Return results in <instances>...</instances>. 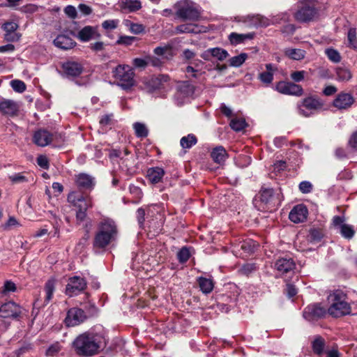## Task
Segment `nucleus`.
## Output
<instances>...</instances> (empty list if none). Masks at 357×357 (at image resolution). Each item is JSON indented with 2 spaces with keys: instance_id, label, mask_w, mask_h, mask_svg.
<instances>
[{
  "instance_id": "obj_31",
  "label": "nucleus",
  "mask_w": 357,
  "mask_h": 357,
  "mask_svg": "<svg viewBox=\"0 0 357 357\" xmlns=\"http://www.w3.org/2000/svg\"><path fill=\"white\" fill-rule=\"evenodd\" d=\"M165 174V170L162 167H151L147 170L146 177L151 183L156 184L162 181Z\"/></svg>"
},
{
  "instance_id": "obj_24",
  "label": "nucleus",
  "mask_w": 357,
  "mask_h": 357,
  "mask_svg": "<svg viewBox=\"0 0 357 357\" xmlns=\"http://www.w3.org/2000/svg\"><path fill=\"white\" fill-rule=\"evenodd\" d=\"M354 102V98L350 93H340L333 100V105L340 109H345L350 107Z\"/></svg>"
},
{
  "instance_id": "obj_19",
  "label": "nucleus",
  "mask_w": 357,
  "mask_h": 357,
  "mask_svg": "<svg viewBox=\"0 0 357 357\" xmlns=\"http://www.w3.org/2000/svg\"><path fill=\"white\" fill-rule=\"evenodd\" d=\"M54 135L45 129L36 130L33 136V142L39 146H46L53 141Z\"/></svg>"
},
{
  "instance_id": "obj_35",
  "label": "nucleus",
  "mask_w": 357,
  "mask_h": 357,
  "mask_svg": "<svg viewBox=\"0 0 357 357\" xmlns=\"http://www.w3.org/2000/svg\"><path fill=\"white\" fill-rule=\"evenodd\" d=\"M284 52L285 56L291 59L296 61H300L304 59L306 54L305 50L296 48H286Z\"/></svg>"
},
{
  "instance_id": "obj_51",
  "label": "nucleus",
  "mask_w": 357,
  "mask_h": 357,
  "mask_svg": "<svg viewBox=\"0 0 357 357\" xmlns=\"http://www.w3.org/2000/svg\"><path fill=\"white\" fill-rule=\"evenodd\" d=\"M15 291V284L10 280H7L5 282L3 286L1 288V294H2L3 295H7L10 292H14Z\"/></svg>"
},
{
  "instance_id": "obj_6",
  "label": "nucleus",
  "mask_w": 357,
  "mask_h": 357,
  "mask_svg": "<svg viewBox=\"0 0 357 357\" xmlns=\"http://www.w3.org/2000/svg\"><path fill=\"white\" fill-rule=\"evenodd\" d=\"M176 13L178 17L183 20H197L199 13L195 3L190 0H182L176 5Z\"/></svg>"
},
{
  "instance_id": "obj_16",
  "label": "nucleus",
  "mask_w": 357,
  "mask_h": 357,
  "mask_svg": "<svg viewBox=\"0 0 357 357\" xmlns=\"http://www.w3.org/2000/svg\"><path fill=\"white\" fill-rule=\"evenodd\" d=\"M22 313L21 307L13 301L3 303L0 307V317L17 319Z\"/></svg>"
},
{
  "instance_id": "obj_23",
  "label": "nucleus",
  "mask_w": 357,
  "mask_h": 357,
  "mask_svg": "<svg viewBox=\"0 0 357 357\" xmlns=\"http://www.w3.org/2000/svg\"><path fill=\"white\" fill-rule=\"evenodd\" d=\"M228 56L229 54L227 51L220 47L209 48L204 51L201 55L202 58L206 61H210L212 58H216L219 61H223Z\"/></svg>"
},
{
  "instance_id": "obj_42",
  "label": "nucleus",
  "mask_w": 357,
  "mask_h": 357,
  "mask_svg": "<svg viewBox=\"0 0 357 357\" xmlns=\"http://www.w3.org/2000/svg\"><path fill=\"white\" fill-rule=\"evenodd\" d=\"M347 46L353 50H357V37L356 28H350L347 33Z\"/></svg>"
},
{
  "instance_id": "obj_8",
  "label": "nucleus",
  "mask_w": 357,
  "mask_h": 357,
  "mask_svg": "<svg viewBox=\"0 0 357 357\" xmlns=\"http://www.w3.org/2000/svg\"><path fill=\"white\" fill-rule=\"evenodd\" d=\"M328 310L319 303L308 305L303 311V317L307 321L314 323L319 319H323Z\"/></svg>"
},
{
  "instance_id": "obj_33",
  "label": "nucleus",
  "mask_w": 357,
  "mask_h": 357,
  "mask_svg": "<svg viewBox=\"0 0 357 357\" xmlns=\"http://www.w3.org/2000/svg\"><path fill=\"white\" fill-rule=\"evenodd\" d=\"M197 282L200 290L204 294H210L214 288V282L211 278L201 276L197 278Z\"/></svg>"
},
{
  "instance_id": "obj_57",
  "label": "nucleus",
  "mask_w": 357,
  "mask_h": 357,
  "mask_svg": "<svg viewBox=\"0 0 357 357\" xmlns=\"http://www.w3.org/2000/svg\"><path fill=\"white\" fill-rule=\"evenodd\" d=\"M299 190L303 193H310L312 190V185L310 181H303L299 184Z\"/></svg>"
},
{
  "instance_id": "obj_58",
  "label": "nucleus",
  "mask_w": 357,
  "mask_h": 357,
  "mask_svg": "<svg viewBox=\"0 0 357 357\" xmlns=\"http://www.w3.org/2000/svg\"><path fill=\"white\" fill-rule=\"evenodd\" d=\"M147 63L148 66H151L156 68L160 67L162 63L160 59L151 55L147 56Z\"/></svg>"
},
{
  "instance_id": "obj_36",
  "label": "nucleus",
  "mask_w": 357,
  "mask_h": 357,
  "mask_svg": "<svg viewBox=\"0 0 357 357\" xmlns=\"http://www.w3.org/2000/svg\"><path fill=\"white\" fill-rule=\"evenodd\" d=\"M56 288V280L54 278L49 279L45 284V302L48 303L52 298Z\"/></svg>"
},
{
  "instance_id": "obj_34",
  "label": "nucleus",
  "mask_w": 357,
  "mask_h": 357,
  "mask_svg": "<svg viewBox=\"0 0 357 357\" xmlns=\"http://www.w3.org/2000/svg\"><path fill=\"white\" fill-rule=\"evenodd\" d=\"M254 37V33H237L233 32L230 33L229 38L231 44L238 45L245 42L247 40H251Z\"/></svg>"
},
{
  "instance_id": "obj_3",
  "label": "nucleus",
  "mask_w": 357,
  "mask_h": 357,
  "mask_svg": "<svg viewBox=\"0 0 357 357\" xmlns=\"http://www.w3.org/2000/svg\"><path fill=\"white\" fill-rule=\"evenodd\" d=\"M330 305L328 313L333 317H340L351 314V307L346 294L335 290L328 296Z\"/></svg>"
},
{
  "instance_id": "obj_47",
  "label": "nucleus",
  "mask_w": 357,
  "mask_h": 357,
  "mask_svg": "<svg viewBox=\"0 0 357 357\" xmlns=\"http://www.w3.org/2000/svg\"><path fill=\"white\" fill-rule=\"evenodd\" d=\"M325 54L328 56V59L333 63H338L341 60L340 53L333 48H327L325 50Z\"/></svg>"
},
{
  "instance_id": "obj_53",
  "label": "nucleus",
  "mask_w": 357,
  "mask_h": 357,
  "mask_svg": "<svg viewBox=\"0 0 357 357\" xmlns=\"http://www.w3.org/2000/svg\"><path fill=\"white\" fill-rule=\"evenodd\" d=\"M38 8L39 7L37 5L29 3L20 7V11L25 14L31 15L36 13L38 10Z\"/></svg>"
},
{
  "instance_id": "obj_9",
  "label": "nucleus",
  "mask_w": 357,
  "mask_h": 357,
  "mask_svg": "<svg viewBox=\"0 0 357 357\" xmlns=\"http://www.w3.org/2000/svg\"><path fill=\"white\" fill-rule=\"evenodd\" d=\"M321 107L320 102L312 97L305 98L297 105L298 114L305 117H309L314 114L315 112Z\"/></svg>"
},
{
  "instance_id": "obj_52",
  "label": "nucleus",
  "mask_w": 357,
  "mask_h": 357,
  "mask_svg": "<svg viewBox=\"0 0 357 357\" xmlns=\"http://www.w3.org/2000/svg\"><path fill=\"white\" fill-rule=\"evenodd\" d=\"M10 86L16 92L22 93L26 90L24 82L19 79L12 80L10 82Z\"/></svg>"
},
{
  "instance_id": "obj_43",
  "label": "nucleus",
  "mask_w": 357,
  "mask_h": 357,
  "mask_svg": "<svg viewBox=\"0 0 357 357\" xmlns=\"http://www.w3.org/2000/svg\"><path fill=\"white\" fill-rule=\"evenodd\" d=\"M238 246L244 251V252L250 254L255 252L257 245L255 241L248 239L241 242Z\"/></svg>"
},
{
  "instance_id": "obj_46",
  "label": "nucleus",
  "mask_w": 357,
  "mask_h": 357,
  "mask_svg": "<svg viewBox=\"0 0 357 357\" xmlns=\"http://www.w3.org/2000/svg\"><path fill=\"white\" fill-rule=\"evenodd\" d=\"M190 257L189 248L183 247L177 253V259L181 264H184L188 261Z\"/></svg>"
},
{
  "instance_id": "obj_18",
  "label": "nucleus",
  "mask_w": 357,
  "mask_h": 357,
  "mask_svg": "<svg viewBox=\"0 0 357 357\" xmlns=\"http://www.w3.org/2000/svg\"><path fill=\"white\" fill-rule=\"evenodd\" d=\"M68 201L76 206L78 208L77 211H86L88 208L91 206L89 198L85 197L76 192L69 193L68 195Z\"/></svg>"
},
{
  "instance_id": "obj_40",
  "label": "nucleus",
  "mask_w": 357,
  "mask_h": 357,
  "mask_svg": "<svg viewBox=\"0 0 357 357\" xmlns=\"http://www.w3.org/2000/svg\"><path fill=\"white\" fill-rule=\"evenodd\" d=\"M248 58V54L242 52L237 56L231 57L229 60V64L231 67L238 68L242 66Z\"/></svg>"
},
{
  "instance_id": "obj_38",
  "label": "nucleus",
  "mask_w": 357,
  "mask_h": 357,
  "mask_svg": "<svg viewBox=\"0 0 357 357\" xmlns=\"http://www.w3.org/2000/svg\"><path fill=\"white\" fill-rule=\"evenodd\" d=\"M197 143V138L194 134H188L181 137L180 145L183 149H189Z\"/></svg>"
},
{
  "instance_id": "obj_1",
  "label": "nucleus",
  "mask_w": 357,
  "mask_h": 357,
  "mask_svg": "<svg viewBox=\"0 0 357 357\" xmlns=\"http://www.w3.org/2000/svg\"><path fill=\"white\" fill-rule=\"evenodd\" d=\"M103 337L98 333H84L73 342L76 353L82 356H90L98 353L103 345Z\"/></svg>"
},
{
  "instance_id": "obj_37",
  "label": "nucleus",
  "mask_w": 357,
  "mask_h": 357,
  "mask_svg": "<svg viewBox=\"0 0 357 357\" xmlns=\"http://www.w3.org/2000/svg\"><path fill=\"white\" fill-rule=\"evenodd\" d=\"M132 128L137 138L144 139L149 135V129L144 123L135 122L132 124Z\"/></svg>"
},
{
  "instance_id": "obj_30",
  "label": "nucleus",
  "mask_w": 357,
  "mask_h": 357,
  "mask_svg": "<svg viewBox=\"0 0 357 357\" xmlns=\"http://www.w3.org/2000/svg\"><path fill=\"white\" fill-rule=\"evenodd\" d=\"M204 63L201 61H199L197 63H195V66H188L185 68V73L188 75L189 77H192L199 81H202L204 79V74L205 71L199 68L200 66H203Z\"/></svg>"
},
{
  "instance_id": "obj_4",
  "label": "nucleus",
  "mask_w": 357,
  "mask_h": 357,
  "mask_svg": "<svg viewBox=\"0 0 357 357\" xmlns=\"http://www.w3.org/2000/svg\"><path fill=\"white\" fill-rule=\"evenodd\" d=\"M113 76L118 85L124 90L132 88L135 84V73L128 65H119L113 70Z\"/></svg>"
},
{
  "instance_id": "obj_49",
  "label": "nucleus",
  "mask_w": 357,
  "mask_h": 357,
  "mask_svg": "<svg viewBox=\"0 0 357 357\" xmlns=\"http://www.w3.org/2000/svg\"><path fill=\"white\" fill-rule=\"evenodd\" d=\"M61 348L62 347L59 342H54L47 348L45 354L47 356H54L60 352Z\"/></svg>"
},
{
  "instance_id": "obj_60",
  "label": "nucleus",
  "mask_w": 357,
  "mask_h": 357,
  "mask_svg": "<svg viewBox=\"0 0 357 357\" xmlns=\"http://www.w3.org/2000/svg\"><path fill=\"white\" fill-rule=\"evenodd\" d=\"M118 22V20H105L102 23V26L106 30H112L116 28Z\"/></svg>"
},
{
  "instance_id": "obj_29",
  "label": "nucleus",
  "mask_w": 357,
  "mask_h": 357,
  "mask_svg": "<svg viewBox=\"0 0 357 357\" xmlns=\"http://www.w3.org/2000/svg\"><path fill=\"white\" fill-rule=\"evenodd\" d=\"M53 43L56 47L64 50H70L76 45V43L70 37L65 34L57 36Z\"/></svg>"
},
{
  "instance_id": "obj_32",
  "label": "nucleus",
  "mask_w": 357,
  "mask_h": 357,
  "mask_svg": "<svg viewBox=\"0 0 357 357\" xmlns=\"http://www.w3.org/2000/svg\"><path fill=\"white\" fill-rule=\"evenodd\" d=\"M211 157L214 162L222 165L228 158V154L222 146H218L212 150Z\"/></svg>"
},
{
  "instance_id": "obj_28",
  "label": "nucleus",
  "mask_w": 357,
  "mask_h": 357,
  "mask_svg": "<svg viewBox=\"0 0 357 357\" xmlns=\"http://www.w3.org/2000/svg\"><path fill=\"white\" fill-rule=\"evenodd\" d=\"M118 6L124 13L136 12L142 8L139 0H119Z\"/></svg>"
},
{
  "instance_id": "obj_2",
  "label": "nucleus",
  "mask_w": 357,
  "mask_h": 357,
  "mask_svg": "<svg viewBox=\"0 0 357 357\" xmlns=\"http://www.w3.org/2000/svg\"><path fill=\"white\" fill-rule=\"evenodd\" d=\"M117 232L114 221L108 218H103L98 224V231L93 240V247L95 248H106L116 240Z\"/></svg>"
},
{
  "instance_id": "obj_5",
  "label": "nucleus",
  "mask_w": 357,
  "mask_h": 357,
  "mask_svg": "<svg viewBox=\"0 0 357 357\" xmlns=\"http://www.w3.org/2000/svg\"><path fill=\"white\" fill-rule=\"evenodd\" d=\"M260 202L264 204L263 209H272L280 204L282 195L280 188H261L259 192Z\"/></svg>"
},
{
  "instance_id": "obj_12",
  "label": "nucleus",
  "mask_w": 357,
  "mask_h": 357,
  "mask_svg": "<svg viewBox=\"0 0 357 357\" xmlns=\"http://www.w3.org/2000/svg\"><path fill=\"white\" fill-rule=\"evenodd\" d=\"M296 268L294 259L290 257L278 258L275 264L274 268L277 271L279 276L282 277L285 274L293 273Z\"/></svg>"
},
{
  "instance_id": "obj_17",
  "label": "nucleus",
  "mask_w": 357,
  "mask_h": 357,
  "mask_svg": "<svg viewBox=\"0 0 357 357\" xmlns=\"http://www.w3.org/2000/svg\"><path fill=\"white\" fill-rule=\"evenodd\" d=\"M62 70L65 76L70 79L81 75L84 70L82 65L77 61H68L62 64Z\"/></svg>"
},
{
  "instance_id": "obj_63",
  "label": "nucleus",
  "mask_w": 357,
  "mask_h": 357,
  "mask_svg": "<svg viewBox=\"0 0 357 357\" xmlns=\"http://www.w3.org/2000/svg\"><path fill=\"white\" fill-rule=\"evenodd\" d=\"M136 38L133 36H121L119 40H117V43L121 45H131L134 41H135Z\"/></svg>"
},
{
  "instance_id": "obj_27",
  "label": "nucleus",
  "mask_w": 357,
  "mask_h": 357,
  "mask_svg": "<svg viewBox=\"0 0 357 357\" xmlns=\"http://www.w3.org/2000/svg\"><path fill=\"white\" fill-rule=\"evenodd\" d=\"M99 36L96 27L86 26L82 28L77 33V38L82 42H88L96 39Z\"/></svg>"
},
{
  "instance_id": "obj_56",
  "label": "nucleus",
  "mask_w": 357,
  "mask_h": 357,
  "mask_svg": "<svg viewBox=\"0 0 357 357\" xmlns=\"http://www.w3.org/2000/svg\"><path fill=\"white\" fill-rule=\"evenodd\" d=\"M65 14L70 19H75L77 17V12L75 6L68 5L64 8Z\"/></svg>"
},
{
  "instance_id": "obj_11",
  "label": "nucleus",
  "mask_w": 357,
  "mask_h": 357,
  "mask_svg": "<svg viewBox=\"0 0 357 357\" xmlns=\"http://www.w3.org/2000/svg\"><path fill=\"white\" fill-rule=\"evenodd\" d=\"M86 287V282L84 278L78 275L70 277L66 287L65 293L70 297L77 296L83 291Z\"/></svg>"
},
{
  "instance_id": "obj_44",
  "label": "nucleus",
  "mask_w": 357,
  "mask_h": 357,
  "mask_svg": "<svg viewBox=\"0 0 357 357\" xmlns=\"http://www.w3.org/2000/svg\"><path fill=\"white\" fill-rule=\"evenodd\" d=\"M325 342L324 340L321 337H317L312 343V350L314 354L321 355L324 349Z\"/></svg>"
},
{
  "instance_id": "obj_21",
  "label": "nucleus",
  "mask_w": 357,
  "mask_h": 357,
  "mask_svg": "<svg viewBox=\"0 0 357 357\" xmlns=\"http://www.w3.org/2000/svg\"><path fill=\"white\" fill-rule=\"evenodd\" d=\"M19 105L13 100L3 99L0 101V113L8 116H17L19 112Z\"/></svg>"
},
{
  "instance_id": "obj_59",
  "label": "nucleus",
  "mask_w": 357,
  "mask_h": 357,
  "mask_svg": "<svg viewBox=\"0 0 357 357\" xmlns=\"http://www.w3.org/2000/svg\"><path fill=\"white\" fill-rule=\"evenodd\" d=\"M37 164L38 166H40L41 168L44 169H49V160L47 158L45 155H40L37 158Z\"/></svg>"
},
{
  "instance_id": "obj_7",
  "label": "nucleus",
  "mask_w": 357,
  "mask_h": 357,
  "mask_svg": "<svg viewBox=\"0 0 357 357\" xmlns=\"http://www.w3.org/2000/svg\"><path fill=\"white\" fill-rule=\"evenodd\" d=\"M234 21L242 24L244 26L248 28H257L259 26H267L269 25L268 20L258 14L235 16Z\"/></svg>"
},
{
  "instance_id": "obj_62",
  "label": "nucleus",
  "mask_w": 357,
  "mask_h": 357,
  "mask_svg": "<svg viewBox=\"0 0 357 357\" xmlns=\"http://www.w3.org/2000/svg\"><path fill=\"white\" fill-rule=\"evenodd\" d=\"M130 31L135 33L139 34L144 31V26L140 24L130 23Z\"/></svg>"
},
{
  "instance_id": "obj_41",
  "label": "nucleus",
  "mask_w": 357,
  "mask_h": 357,
  "mask_svg": "<svg viewBox=\"0 0 357 357\" xmlns=\"http://www.w3.org/2000/svg\"><path fill=\"white\" fill-rule=\"evenodd\" d=\"M231 128L236 132L241 131L246 126L247 123L243 118H233L229 123Z\"/></svg>"
},
{
  "instance_id": "obj_22",
  "label": "nucleus",
  "mask_w": 357,
  "mask_h": 357,
  "mask_svg": "<svg viewBox=\"0 0 357 357\" xmlns=\"http://www.w3.org/2000/svg\"><path fill=\"white\" fill-rule=\"evenodd\" d=\"M317 11L313 6H302L295 14V19L301 22H309L314 17Z\"/></svg>"
},
{
  "instance_id": "obj_14",
  "label": "nucleus",
  "mask_w": 357,
  "mask_h": 357,
  "mask_svg": "<svg viewBox=\"0 0 357 357\" xmlns=\"http://www.w3.org/2000/svg\"><path fill=\"white\" fill-rule=\"evenodd\" d=\"M86 319L84 311L78 307H73L67 312L65 323L67 326H75L80 324Z\"/></svg>"
},
{
  "instance_id": "obj_20",
  "label": "nucleus",
  "mask_w": 357,
  "mask_h": 357,
  "mask_svg": "<svg viewBox=\"0 0 357 357\" xmlns=\"http://www.w3.org/2000/svg\"><path fill=\"white\" fill-rule=\"evenodd\" d=\"M308 210L303 204L295 206L289 213V218L294 223L304 222L307 217Z\"/></svg>"
},
{
  "instance_id": "obj_64",
  "label": "nucleus",
  "mask_w": 357,
  "mask_h": 357,
  "mask_svg": "<svg viewBox=\"0 0 357 357\" xmlns=\"http://www.w3.org/2000/svg\"><path fill=\"white\" fill-rule=\"evenodd\" d=\"M305 72L304 70L294 71L291 74V78L296 82L304 79Z\"/></svg>"
},
{
  "instance_id": "obj_26",
  "label": "nucleus",
  "mask_w": 357,
  "mask_h": 357,
  "mask_svg": "<svg viewBox=\"0 0 357 357\" xmlns=\"http://www.w3.org/2000/svg\"><path fill=\"white\" fill-rule=\"evenodd\" d=\"M266 71L261 72L258 75V79L265 86H269L273 81L274 73L278 70L277 66L273 63L265 65Z\"/></svg>"
},
{
  "instance_id": "obj_10",
  "label": "nucleus",
  "mask_w": 357,
  "mask_h": 357,
  "mask_svg": "<svg viewBox=\"0 0 357 357\" xmlns=\"http://www.w3.org/2000/svg\"><path fill=\"white\" fill-rule=\"evenodd\" d=\"M195 92V88L189 82H183L177 86L174 101L177 105L184 104Z\"/></svg>"
},
{
  "instance_id": "obj_25",
  "label": "nucleus",
  "mask_w": 357,
  "mask_h": 357,
  "mask_svg": "<svg viewBox=\"0 0 357 357\" xmlns=\"http://www.w3.org/2000/svg\"><path fill=\"white\" fill-rule=\"evenodd\" d=\"M75 183L80 189L91 190L95 185V178L89 174L80 173L76 176Z\"/></svg>"
},
{
  "instance_id": "obj_15",
  "label": "nucleus",
  "mask_w": 357,
  "mask_h": 357,
  "mask_svg": "<svg viewBox=\"0 0 357 357\" xmlns=\"http://www.w3.org/2000/svg\"><path fill=\"white\" fill-rule=\"evenodd\" d=\"M19 27L17 23L13 21H8L4 22L1 29L5 32L4 40L9 43L18 41L21 38V34L17 32Z\"/></svg>"
},
{
  "instance_id": "obj_13",
  "label": "nucleus",
  "mask_w": 357,
  "mask_h": 357,
  "mask_svg": "<svg viewBox=\"0 0 357 357\" xmlns=\"http://www.w3.org/2000/svg\"><path fill=\"white\" fill-rule=\"evenodd\" d=\"M275 90L280 93L301 96L303 93V88L295 83L279 82L275 86Z\"/></svg>"
},
{
  "instance_id": "obj_45",
  "label": "nucleus",
  "mask_w": 357,
  "mask_h": 357,
  "mask_svg": "<svg viewBox=\"0 0 357 357\" xmlns=\"http://www.w3.org/2000/svg\"><path fill=\"white\" fill-rule=\"evenodd\" d=\"M337 79L341 82H346L351 78V72L344 68H339L336 71Z\"/></svg>"
},
{
  "instance_id": "obj_54",
  "label": "nucleus",
  "mask_w": 357,
  "mask_h": 357,
  "mask_svg": "<svg viewBox=\"0 0 357 357\" xmlns=\"http://www.w3.org/2000/svg\"><path fill=\"white\" fill-rule=\"evenodd\" d=\"M256 269H257V267L255 264L247 263V264H243L241 266L240 271L242 274L248 275L250 273H252V272L255 271Z\"/></svg>"
},
{
  "instance_id": "obj_48",
  "label": "nucleus",
  "mask_w": 357,
  "mask_h": 357,
  "mask_svg": "<svg viewBox=\"0 0 357 357\" xmlns=\"http://www.w3.org/2000/svg\"><path fill=\"white\" fill-rule=\"evenodd\" d=\"M340 232L343 237L348 239L351 238L354 235L353 227L347 224L342 225Z\"/></svg>"
},
{
  "instance_id": "obj_50",
  "label": "nucleus",
  "mask_w": 357,
  "mask_h": 357,
  "mask_svg": "<svg viewBox=\"0 0 357 357\" xmlns=\"http://www.w3.org/2000/svg\"><path fill=\"white\" fill-rule=\"evenodd\" d=\"M8 178L13 184L26 183L29 181L28 178L24 176L22 173H15L10 175Z\"/></svg>"
},
{
  "instance_id": "obj_39",
  "label": "nucleus",
  "mask_w": 357,
  "mask_h": 357,
  "mask_svg": "<svg viewBox=\"0 0 357 357\" xmlns=\"http://www.w3.org/2000/svg\"><path fill=\"white\" fill-rule=\"evenodd\" d=\"M176 31L179 33H196L199 30L198 26L194 24H183L176 26Z\"/></svg>"
},
{
  "instance_id": "obj_61",
  "label": "nucleus",
  "mask_w": 357,
  "mask_h": 357,
  "mask_svg": "<svg viewBox=\"0 0 357 357\" xmlns=\"http://www.w3.org/2000/svg\"><path fill=\"white\" fill-rule=\"evenodd\" d=\"M290 15L287 13H282L275 17L273 22L282 24V22H287L289 21Z\"/></svg>"
},
{
  "instance_id": "obj_55",
  "label": "nucleus",
  "mask_w": 357,
  "mask_h": 357,
  "mask_svg": "<svg viewBox=\"0 0 357 357\" xmlns=\"http://www.w3.org/2000/svg\"><path fill=\"white\" fill-rule=\"evenodd\" d=\"M132 64L136 68L144 69L148 66L147 56L144 58H135L132 61Z\"/></svg>"
}]
</instances>
